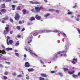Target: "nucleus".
Returning a JSON list of instances; mask_svg holds the SVG:
<instances>
[{"label": "nucleus", "mask_w": 80, "mask_h": 80, "mask_svg": "<svg viewBox=\"0 0 80 80\" xmlns=\"http://www.w3.org/2000/svg\"><path fill=\"white\" fill-rule=\"evenodd\" d=\"M1 47L2 48H5V46H4L3 44L2 45Z\"/></svg>", "instance_id": "obj_46"}, {"label": "nucleus", "mask_w": 80, "mask_h": 80, "mask_svg": "<svg viewBox=\"0 0 80 80\" xmlns=\"http://www.w3.org/2000/svg\"><path fill=\"white\" fill-rule=\"evenodd\" d=\"M50 14L48 13L45 14L44 15V17H46V18H47L49 16H50Z\"/></svg>", "instance_id": "obj_10"}, {"label": "nucleus", "mask_w": 80, "mask_h": 80, "mask_svg": "<svg viewBox=\"0 0 80 80\" xmlns=\"http://www.w3.org/2000/svg\"><path fill=\"white\" fill-rule=\"evenodd\" d=\"M5 63L8 64V65H10V62H6Z\"/></svg>", "instance_id": "obj_52"}, {"label": "nucleus", "mask_w": 80, "mask_h": 80, "mask_svg": "<svg viewBox=\"0 0 80 80\" xmlns=\"http://www.w3.org/2000/svg\"><path fill=\"white\" fill-rule=\"evenodd\" d=\"M54 9H49V12H54Z\"/></svg>", "instance_id": "obj_31"}, {"label": "nucleus", "mask_w": 80, "mask_h": 80, "mask_svg": "<svg viewBox=\"0 0 80 80\" xmlns=\"http://www.w3.org/2000/svg\"><path fill=\"white\" fill-rule=\"evenodd\" d=\"M53 32L54 33H59V32L58 31V30H56L53 31Z\"/></svg>", "instance_id": "obj_34"}, {"label": "nucleus", "mask_w": 80, "mask_h": 80, "mask_svg": "<svg viewBox=\"0 0 80 80\" xmlns=\"http://www.w3.org/2000/svg\"><path fill=\"white\" fill-rule=\"evenodd\" d=\"M51 73H55V71H52L51 72Z\"/></svg>", "instance_id": "obj_53"}, {"label": "nucleus", "mask_w": 80, "mask_h": 80, "mask_svg": "<svg viewBox=\"0 0 80 80\" xmlns=\"http://www.w3.org/2000/svg\"><path fill=\"white\" fill-rule=\"evenodd\" d=\"M3 59L4 60H7V58H3Z\"/></svg>", "instance_id": "obj_62"}, {"label": "nucleus", "mask_w": 80, "mask_h": 80, "mask_svg": "<svg viewBox=\"0 0 80 80\" xmlns=\"http://www.w3.org/2000/svg\"><path fill=\"white\" fill-rule=\"evenodd\" d=\"M15 55L16 56H19V55H20L19 54H18V53L16 52L15 53Z\"/></svg>", "instance_id": "obj_43"}, {"label": "nucleus", "mask_w": 80, "mask_h": 80, "mask_svg": "<svg viewBox=\"0 0 80 80\" xmlns=\"http://www.w3.org/2000/svg\"><path fill=\"white\" fill-rule=\"evenodd\" d=\"M29 2L30 3H32V4H40V2H33L32 1H30Z\"/></svg>", "instance_id": "obj_8"}, {"label": "nucleus", "mask_w": 80, "mask_h": 80, "mask_svg": "<svg viewBox=\"0 0 80 80\" xmlns=\"http://www.w3.org/2000/svg\"><path fill=\"white\" fill-rule=\"evenodd\" d=\"M68 74H70V75H72L73 73H74V71L72 72H71L70 71H68Z\"/></svg>", "instance_id": "obj_21"}, {"label": "nucleus", "mask_w": 80, "mask_h": 80, "mask_svg": "<svg viewBox=\"0 0 80 80\" xmlns=\"http://www.w3.org/2000/svg\"><path fill=\"white\" fill-rule=\"evenodd\" d=\"M25 67H29L30 65V64L28 63V62H25Z\"/></svg>", "instance_id": "obj_6"}, {"label": "nucleus", "mask_w": 80, "mask_h": 80, "mask_svg": "<svg viewBox=\"0 0 80 80\" xmlns=\"http://www.w3.org/2000/svg\"><path fill=\"white\" fill-rule=\"evenodd\" d=\"M72 77L74 78H77V77H78V75H76L75 74H73L72 75Z\"/></svg>", "instance_id": "obj_25"}, {"label": "nucleus", "mask_w": 80, "mask_h": 80, "mask_svg": "<svg viewBox=\"0 0 80 80\" xmlns=\"http://www.w3.org/2000/svg\"><path fill=\"white\" fill-rule=\"evenodd\" d=\"M28 70L29 72H33V71H34V69H33V68H31L28 69Z\"/></svg>", "instance_id": "obj_14"}, {"label": "nucleus", "mask_w": 80, "mask_h": 80, "mask_svg": "<svg viewBox=\"0 0 80 80\" xmlns=\"http://www.w3.org/2000/svg\"><path fill=\"white\" fill-rule=\"evenodd\" d=\"M44 2H45V3H47V2H48V1L47 0H44Z\"/></svg>", "instance_id": "obj_60"}, {"label": "nucleus", "mask_w": 80, "mask_h": 80, "mask_svg": "<svg viewBox=\"0 0 80 80\" xmlns=\"http://www.w3.org/2000/svg\"><path fill=\"white\" fill-rule=\"evenodd\" d=\"M35 9L36 11V13H38V12H40V10L39 8V7H36L35 8Z\"/></svg>", "instance_id": "obj_4"}, {"label": "nucleus", "mask_w": 80, "mask_h": 80, "mask_svg": "<svg viewBox=\"0 0 80 80\" xmlns=\"http://www.w3.org/2000/svg\"><path fill=\"white\" fill-rule=\"evenodd\" d=\"M26 78L27 80H29V78H30L29 76L28 75V74L26 75Z\"/></svg>", "instance_id": "obj_30"}, {"label": "nucleus", "mask_w": 80, "mask_h": 80, "mask_svg": "<svg viewBox=\"0 0 80 80\" xmlns=\"http://www.w3.org/2000/svg\"><path fill=\"white\" fill-rule=\"evenodd\" d=\"M2 23H5L6 22L5 21V20H2L1 22Z\"/></svg>", "instance_id": "obj_50"}, {"label": "nucleus", "mask_w": 80, "mask_h": 80, "mask_svg": "<svg viewBox=\"0 0 80 80\" xmlns=\"http://www.w3.org/2000/svg\"><path fill=\"white\" fill-rule=\"evenodd\" d=\"M12 75H13V76H15V75H17V74L15 72H13L12 73Z\"/></svg>", "instance_id": "obj_40"}, {"label": "nucleus", "mask_w": 80, "mask_h": 80, "mask_svg": "<svg viewBox=\"0 0 80 80\" xmlns=\"http://www.w3.org/2000/svg\"><path fill=\"white\" fill-rule=\"evenodd\" d=\"M78 76H80V72H79L78 73Z\"/></svg>", "instance_id": "obj_63"}, {"label": "nucleus", "mask_w": 80, "mask_h": 80, "mask_svg": "<svg viewBox=\"0 0 80 80\" xmlns=\"http://www.w3.org/2000/svg\"><path fill=\"white\" fill-rule=\"evenodd\" d=\"M39 79L40 80H48V79H46V80H45V78L42 77H40L39 78Z\"/></svg>", "instance_id": "obj_17"}, {"label": "nucleus", "mask_w": 80, "mask_h": 80, "mask_svg": "<svg viewBox=\"0 0 80 80\" xmlns=\"http://www.w3.org/2000/svg\"><path fill=\"white\" fill-rule=\"evenodd\" d=\"M18 77H22V75L21 74H19L18 76Z\"/></svg>", "instance_id": "obj_45"}, {"label": "nucleus", "mask_w": 80, "mask_h": 80, "mask_svg": "<svg viewBox=\"0 0 80 80\" xmlns=\"http://www.w3.org/2000/svg\"><path fill=\"white\" fill-rule=\"evenodd\" d=\"M76 20L77 21H80V19H79V18H78L76 19Z\"/></svg>", "instance_id": "obj_59"}, {"label": "nucleus", "mask_w": 80, "mask_h": 80, "mask_svg": "<svg viewBox=\"0 0 80 80\" xmlns=\"http://www.w3.org/2000/svg\"><path fill=\"white\" fill-rule=\"evenodd\" d=\"M39 61H40V63H41L44 64V62H43V61L42 60H39Z\"/></svg>", "instance_id": "obj_41"}, {"label": "nucleus", "mask_w": 80, "mask_h": 80, "mask_svg": "<svg viewBox=\"0 0 80 80\" xmlns=\"http://www.w3.org/2000/svg\"><path fill=\"white\" fill-rule=\"evenodd\" d=\"M40 33V31H39V32H35L33 34V36H36V35H38V33Z\"/></svg>", "instance_id": "obj_22"}, {"label": "nucleus", "mask_w": 80, "mask_h": 80, "mask_svg": "<svg viewBox=\"0 0 80 80\" xmlns=\"http://www.w3.org/2000/svg\"><path fill=\"white\" fill-rule=\"evenodd\" d=\"M41 76L42 77H47V76L46 74L43 73H41L40 74Z\"/></svg>", "instance_id": "obj_13"}, {"label": "nucleus", "mask_w": 80, "mask_h": 80, "mask_svg": "<svg viewBox=\"0 0 80 80\" xmlns=\"http://www.w3.org/2000/svg\"><path fill=\"white\" fill-rule=\"evenodd\" d=\"M18 37V38H21V35L18 34L17 35Z\"/></svg>", "instance_id": "obj_48"}, {"label": "nucleus", "mask_w": 80, "mask_h": 80, "mask_svg": "<svg viewBox=\"0 0 80 80\" xmlns=\"http://www.w3.org/2000/svg\"><path fill=\"white\" fill-rule=\"evenodd\" d=\"M3 77L5 80H7V79L8 78L7 77H6V76H3Z\"/></svg>", "instance_id": "obj_37"}, {"label": "nucleus", "mask_w": 80, "mask_h": 80, "mask_svg": "<svg viewBox=\"0 0 80 80\" xmlns=\"http://www.w3.org/2000/svg\"><path fill=\"white\" fill-rule=\"evenodd\" d=\"M2 8H5V4L3 3L2 4Z\"/></svg>", "instance_id": "obj_20"}, {"label": "nucleus", "mask_w": 80, "mask_h": 80, "mask_svg": "<svg viewBox=\"0 0 80 80\" xmlns=\"http://www.w3.org/2000/svg\"><path fill=\"white\" fill-rule=\"evenodd\" d=\"M12 7L13 8L12 9V10H15V5H12Z\"/></svg>", "instance_id": "obj_18"}, {"label": "nucleus", "mask_w": 80, "mask_h": 80, "mask_svg": "<svg viewBox=\"0 0 80 80\" xmlns=\"http://www.w3.org/2000/svg\"><path fill=\"white\" fill-rule=\"evenodd\" d=\"M10 21L11 22H12V23H13V19H10Z\"/></svg>", "instance_id": "obj_36"}, {"label": "nucleus", "mask_w": 80, "mask_h": 80, "mask_svg": "<svg viewBox=\"0 0 80 80\" xmlns=\"http://www.w3.org/2000/svg\"><path fill=\"white\" fill-rule=\"evenodd\" d=\"M18 2V1H14L13 2V3H17Z\"/></svg>", "instance_id": "obj_54"}, {"label": "nucleus", "mask_w": 80, "mask_h": 80, "mask_svg": "<svg viewBox=\"0 0 80 80\" xmlns=\"http://www.w3.org/2000/svg\"><path fill=\"white\" fill-rule=\"evenodd\" d=\"M25 30V28H23L21 30V32H23V31H24V30Z\"/></svg>", "instance_id": "obj_56"}, {"label": "nucleus", "mask_w": 80, "mask_h": 80, "mask_svg": "<svg viewBox=\"0 0 80 80\" xmlns=\"http://www.w3.org/2000/svg\"><path fill=\"white\" fill-rule=\"evenodd\" d=\"M72 13H73L72 12H69L68 13V15L72 14Z\"/></svg>", "instance_id": "obj_42"}, {"label": "nucleus", "mask_w": 80, "mask_h": 80, "mask_svg": "<svg viewBox=\"0 0 80 80\" xmlns=\"http://www.w3.org/2000/svg\"><path fill=\"white\" fill-rule=\"evenodd\" d=\"M0 67H1L2 68H3V66L2 64H0Z\"/></svg>", "instance_id": "obj_47"}, {"label": "nucleus", "mask_w": 80, "mask_h": 80, "mask_svg": "<svg viewBox=\"0 0 80 80\" xmlns=\"http://www.w3.org/2000/svg\"><path fill=\"white\" fill-rule=\"evenodd\" d=\"M63 69L64 72H66V71H68V68H63Z\"/></svg>", "instance_id": "obj_24"}, {"label": "nucleus", "mask_w": 80, "mask_h": 80, "mask_svg": "<svg viewBox=\"0 0 80 80\" xmlns=\"http://www.w3.org/2000/svg\"><path fill=\"white\" fill-rule=\"evenodd\" d=\"M16 28L17 29V30H20V26H17L16 27Z\"/></svg>", "instance_id": "obj_28"}, {"label": "nucleus", "mask_w": 80, "mask_h": 80, "mask_svg": "<svg viewBox=\"0 0 80 80\" xmlns=\"http://www.w3.org/2000/svg\"><path fill=\"white\" fill-rule=\"evenodd\" d=\"M31 11L32 12H33L34 13H36V11L35 10V9H31Z\"/></svg>", "instance_id": "obj_32"}, {"label": "nucleus", "mask_w": 80, "mask_h": 80, "mask_svg": "<svg viewBox=\"0 0 80 80\" xmlns=\"http://www.w3.org/2000/svg\"><path fill=\"white\" fill-rule=\"evenodd\" d=\"M73 61H75L76 62H77V59H76L75 58H74L73 59Z\"/></svg>", "instance_id": "obj_35"}, {"label": "nucleus", "mask_w": 80, "mask_h": 80, "mask_svg": "<svg viewBox=\"0 0 80 80\" xmlns=\"http://www.w3.org/2000/svg\"><path fill=\"white\" fill-rule=\"evenodd\" d=\"M60 33H61V34L64 37H66L67 36V35L66 34H65V33H63L62 32H61Z\"/></svg>", "instance_id": "obj_26"}, {"label": "nucleus", "mask_w": 80, "mask_h": 80, "mask_svg": "<svg viewBox=\"0 0 80 80\" xmlns=\"http://www.w3.org/2000/svg\"><path fill=\"white\" fill-rule=\"evenodd\" d=\"M3 19L4 20H8V16H6L5 17H4Z\"/></svg>", "instance_id": "obj_15"}, {"label": "nucleus", "mask_w": 80, "mask_h": 80, "mask_svg": "<svg viewBox=\"0 0 80 80\" xmlns=\"http://www.w3.org/2000/svg\"><path fill=\"white\" fill-rule=\"evenodd\" d=\"M45 31L46 33H50V32H51V30H50L44 29L43 30H39V33H44Z\"/></svg>", "instance_id": "obj_2"}, {"label": "nucleus", "mask_w": 80, "mask_h": 80, "mask_svg": "<svg viewBox=\"0 0 80 80\" xmlns=\"http://www.w3.org/2000/svg\"><path fill=\"white\" fill-rule=\"evenodd\" d=\"M12 50V48H6V51H11Z\"/></svg>", "instance_id": "obj_12"}, {"label": "nucleus", "mask_w": 80, "mask_h": 80, "mask_svg": "<svg viewBox=\"0 0 80 80\" xmlns=\"http://www.w3.org/2000/svg\"><path fill=\"white\" fill-rule=\"evenodd\" d=\"M28 50L30 53L31 55H33V52H32V50L30 49V48H29Z\"/></svg>", "instance_id": "obj_23"}, {"label": "nucleus", "mask_w": 80, "mask_h": 80, "mask_svg": "<svg viewBox=\"0 0 80 80\" xmlns=\"http://www.w3.org/2000/svg\"><path fill=\"white\" fill-rule=\"evenodd\" d=\"M0 11L2 13H5L6 12H7V10L5 9H2L0 10Z\"/></svg>", "instance_id": "obj_7"}, {"label": "nucleus", "mask_w": 80, "mask_h": 80, "mask_svg": "<svg viewBox=\"0 0 80 80\" xmlns=\"http://www.w3.org/2000/svg\"><path fill=\"white\" fill-rule=\"evenodd\" d=\"M8 42L9 43V44H12V43H13V40H10Z\"/></svg>", "instance_id": "obj_19"}, {"label": "nucleus", "mask_w": 80, "mask_h": 80, "mask_svg": "<svg viewBox=\"0 0 80 80\" xmlns=\"http://www.w3.org/2000/svg\"><path fill=\"white\" fill-rule=\"evenodd\" d=\"M32 42V39H31L30 40H29L28 41V43H30Z\"/></svg>", "instance_id": "obj_49"}, {"label": "nucleus", "mask_w": 80, "mask_h": 80, "mask_svg": "<svg viewBox=\"0 0 80 80\" xmlns=\"http://www.w3.org/2000/svg\"><path fill=\"white\" fill-rule=\"evenodd\" d=\"M67 49H66L65 50H64L62 52V53H67Z\"/></svg>", "instance_id": "obj_33"}, {"label": "nucleus", "mask_w": 80, "mask_h": 80, "mask_svg": "<svg viewBox=\"0 0 80 80\" xmlns=\"http://www.w3.org/2000/svg\"><path fill=\"white\" fill-rule=\"evenodd\" d=\"M19 24H22V21H19Z\"/></svg>", "instance_id": "obj_55"}, {"label": "nucleus", "mask_w": 80, "mask_h": 80, "mask_svg": "<svg viewBox=\"0 0 80 80\" xmlns=\"http://www.w3.org/2000/svg\"><path fill=\"white\" fill-rule=\"evenodd\" d=\"M6 26H7V27L5 28V30H4L3 32V35H7L10 31V30H9V25L6 24Z\"/></svg>", "instance_id": "obj_1"}, {"label": "nucleus", "mask_w": 80, "mask_h": 80, "mask_svg": "<svg viewBox=\"0 0 80 80\" xmlns=\"http://www.w3.org/2000/svg\"><path fill=\"white\" fill-rule=\"evenodd\" d=\"M58 57V56L57 55H55L54 56V58L53 59V60H54V58H57Z\"/></svg>", "instance_id": "obj_29"}, {"label": "nucleus", "mask_w": 80, "mask_h": 80, "mask_svg": "<svg viewBox=\"0 0 80 80\" xmlns=\"http://www.w3.org/2000/svg\"><path fill=\"white\" fill-rule=\"evenodd\" d=\"M58 75H60V76H62V73L60 72H59L58 73Z\"/></svg>", "instance_id": "obj_51"}, {"label": "nucleus", "mask_w": 80, "mask_h": 80, "mask_svg": "<svg viewBox=\"0 0 80 80\" xmlns=\"http://www.w3.org/2000/svg\"><path fill=\"white\" fill-rule=\"evenodd\" d=\"M17 10H20V6H18L17 7Z\"/></svg>", "instance_id": "obj_39"}, {"label": "nucleus", "mask_w": 80, "mask_h": 80, "mask_svg": "<svg viewBox=\"0 0 80 80\" xmlns=\"http://www.w3.org/2000/svg\"><path fill=\"white\" fill-rule=\"evenodd\" d=\"M56 13H59V12H60V11L58 10H57L56 11Z\"/></svg>", "instance_id": "obj_58"}, {"label": "nucleus", "mask_w": 80, "mask_h": 80, "mask_svg": "<svg viewBox=\"0 0 80 80\" xmlns=\"http://www.w3.org/2000/svg\"><path fill=\"white\" fill-rule=\"evenodd\" d=\"M35 20V18L34 17H32L30 18V20L31 21H33V20Z\"/></svg>", "instance_id": "obj_16"}, {"label": "nucleus", "mask_w": 80, "mask_h": 80, "mask_svg": "<svg viewBox=\"0 0 80 80\" xmlns=\"http://www.w3.org/2000/svg\"><path fill=\"white\" fill-rule=\"evenodd\" d=\"M4 75H8V72L6 71L4 72Z\"/></svg>", "instance_id": "obj_38"}, {"label": "nucleus", "mask_w": 80, "mask_h": 80, "mask_svg": "<svg viewBox=\"0 0 80 80\" xmlns=\"http://www.w3.org/2000/svg\"><path fill=\"white\" fill-rule=\"evenodd\" d=\"M78 31L79 33V34H80V30H78Z\"/></svg>", "instance_id": "obj_64"}, {"label": "nucleus", "mask_w": 80, "mask_h": 80, "mask_svg": "<svg viewBox=\"0 0 80 80\" xmlns=\"http://www.w3.org/2000/svg\"><path fill=\"white\" fill-rule=\"evenodd\" d=\"M19 45V42H17L16 43V46H17V45Z\"/></svg>", "instance_id": "obj_57"}, {"label": "nucleus", "mask_w": 80, "mask_h": 80, "mask_svg": "<svg viewBox=\"0 0 80 80\" xmlns=\"http://www.w3.org/2000/svg\"><path fill=\"white\" fill-rule=\"evenodd\" d=\"M7 45H9V42H8V40H10V37L9 36H7Z\"/></svg>", "instance_id": "obj_9"}, {"label": "nucleus", "mask_w": 80, "mask_h": 80, "mask_svg": "<svg viewBox=\"0 0 80 80\" xmlns=\"http://www.w3.org/2000/svg\"><path fill=\"white\" fill-rule=\"evenodd\" d=\"M20 18V16L19 15L18 13H16L14 17V18H15L16 20H18Z\"/></svg>", "instance_id": "obj_3"}, {"label": "nucleus", "mask_w": 80, "mask_h": 80, "mask_svg": "<svg viewBox=\"0 0 80 80\" xmlns=\"http://www.w3.org/2000/svg\"><path fill=\"white\" fill-rule=\"evenodd\" d=\"M22 12H23V14L25 15L27 12V10L25 9H23L22 10Z\"/></svg>", "instance_id": "obj_11"}, {"label": "nucleus", "mask_w": 80, "mask_h": 80, "mask_svg": "<svg viewBox=\"0 0 80 80\" xmlns=\"http://www.w3.org/2000/svg\"><path fill=\"white\" fill-rule=\"evenodd\" d=\"M39 10H42L43 8V7L41 6L40 7H39Z\"/></svg>", "instance_id": "obj_44"}, {"label": "nucleus", "mask_w": 80, "mask_h": 80, "mask_svg": "<svg viewBox=\"0 0 80 80\" xmlns=\"http://www.w3.org/2000/svg\"><path fill=\"white\" fill-rule=\"evenodd\" d=\"M13 33V32L12 31H11L10 32V34H12V33Z\"/></svg>", "instance_id": "obj_61"}, {"label": "nucleus", "mask_w": 80, "mask_h": 80, "mask_svg": "<svg viewBox=\"0 0 80 80\" xmlns=\"http://www.w3.org/2000/svg\"><path fill=\"white\" fill-rule=\"evenodd\" d=\"M35 18L37 20H40L41 19V16H39L38 14H37L35 16Z\"/></svg>", "instance_id": "obj_5"}, {"label": "nucleus", "mask_w": 80, "mask_h": 80, "mask_svg": "<svg viewBox=\"0 0 80 80\" xmlns=\"http://www.w3.org/2000/svg\"><path fill=\"white\" fill-rule=\"evenodd\" d=\"M2 54H6V52L4 50H2Z\"/></svg>", "instance_id": "obj_27"}]
</instances>
